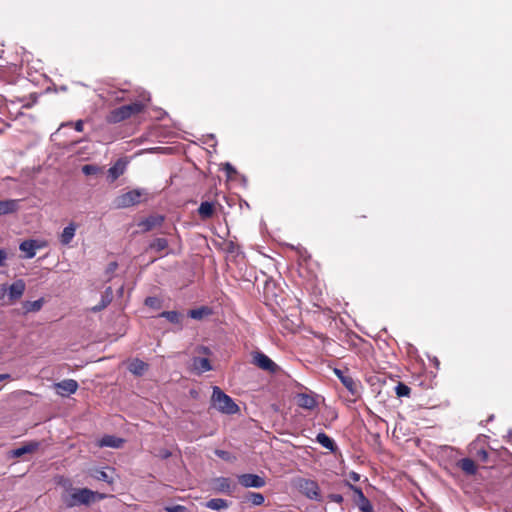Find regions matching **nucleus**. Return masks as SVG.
<instances>
[{
  "instance_id": "nucleus-1",
  "label": "nucleus",
  "mask_w": 512,
  "mask_h": 512,
  "mask_svg": "<svg viewBox=\"0 0 512 512\" xmlns=\"http://www.w3.org/2000/svg\"><path fill=\"white\" fill-rule=\"evenodd\" d=\"M145 105L142 102H134L128 105L111 110L106 116V122L109 124L120 123L130 117L143 112Z\"/></svg>"
},
{
  "instance_id": "nucleus-2",
  "label": "nucleus",
  "mask_w": 512,
  "mask_h": 512,
  "mask_svg": "<svg viewBox=\"0 0 512 512\" xmlns=\"http://www.w3.org/2000/svg\"><path fill=\"white\" fill-rule=\"evenodd\" d=\"M105 495L94 492L88 488L73 489L69 497L64 498L67 507L71 508L78 505H90L96 500L104 499Z\"/></svg>"
},
{
  "instance_id": "nucleus-3",
  "label": "nucleus",
  "mask_w": 512,
  "mask_h": 512,
  "mask_svg": "<svg viewBox=\"0 0 512 512\" xmlns=\"http://www.w3.org/2000/svg\"><path fill=\"white\" fill-rule=\"evenodd\" d=\"M211 402L213 407L223 414L231 415L239 411V407L234 400L218 386L213 387Z\"/></svg>"
},
{
  "instance_id": "nucleus-4",
  "label": "nucleus",
  "mask_w": 512,
  "mask_h": 512,
  "mask_svg": "<svg viewBox=\"0 0 512 512\" xmlns=\"http://www.w3.org/2000/svg\"><path fill=\"white\" fill-rule=\"evenodd\" d=\"M142 192L138 189L128 191L115 198L116 208H128L141 202Z\"/></svg>"
},
{
  "instance_id": "nucleus-5",
  "label": "nucleus",
  "mask_w": 512,
  "mask_h": 512,
  "mask_svg": "<svg viewBox=\"0 0 512 512\" xmlns=\"http://www.w3.org/2000/svg\"><path fill=\"white\" fill-rule=\"evenodd\" d=\"M335 375L341 381V383L346 387V389L351 393V395L358 397L360 392V382L355 380L351 375H349L348 370H340L334 369Z\"/></svg>"
},
{
  "instance_id": "nucleus-6",
  "label": "nucleus",
  "mask_w": 512,
  "mask_h": 512,
  "mask_svg": "<svg viewBox=\"0 0 512 512\" xmlns=\"http://www.w3.org/2000/svg\"><path fill=\"white\" fill-rule=\"evenodd\" d=\"M252 363L260 369L270 373H275L279 370L278 365L262 352H255L253 354Z\"/></svg>"
},
{
  "instance_id": "nucleus-7",
  "label": "nucleus",
  "mask_w": 512,
  "mask_h": 512,
  "mask_svg": "<svg viewBox=\"0 0 512 512\" xmlns=\"http://www.w3.org/2000/svg\"><path fill=\"white\" fill-rule=\"evenodd\" d=\"M298 487L300 492L306 495L308 498L314 500L320 499V489L315 481L310 479H300L298 482Z\"/></svg>"
},
{
  "instance_id": "nucleus-8",
  "label": "nucleus",
  "mask_w": 512,
  "mask_h": 512,
  "mask_svg": "<svg viewBox=\"0 0 512 512\" xmlns=\"http://www.w3.org/2000/svg\"><path fill=\"white\" fill-rule=\"evenodd\" d=\"M237 479L239 484L245 488H262L266 484L265 478L257 474H241L237 476Z\"/></svg>"
},
{
  "instance_id": "nucleus-9",
  "label": "nucleus",
  "mask_w": 512,
  "mask_h": 512,
  "mask_svg": "<svg viewBox=\"0 0 512 512\" xmlns=\"http://www.w3.org/2000/svg\"><path fill=\"white\" fill-rule=\"evenodd\" d=\"M347 486L354 492V502L362 512H373V506L370 501L365 497L360 488L347 483Z\"/></svg>"
},
{
  "instance_id": "nucleus-10",
  "label": "nucleus",
  "mask_w": 512,
  "mask_h": 512,
  "mask_svg": "<svg viewBox=\"0 0 512 512\" xmlns=\"http://www.w3.org/2000/svg\"><path fill=\"white\" fill-rule=\"evenodd\" d=\"M78 387L77 381L73 379H65L55 384L57 393L62 397L74 394Z\"/></svg>"
},
{
  "instance_id": "nucleus-11",
  "label": "nucleus",
  "mask_w": 512,
  "mask_h": 512,
  "mask_svg": "<svg viewBox=\"0 0 512 512\" xmlns=\"http://www.w3.org/2000/svg\"><path fill=\"white\" fill-rule=\"evenodd\" d=\"M165 217L163 215L155 214L150 215L146 219L140 221L138 226L142 228L143 232L151 231L155 228L162 226Z\"/></svg>"
},
{
  "instance_id": "nucleus-12",
  "label": "nucleus",
  "mask_w": 512,
  "mask_h": 512,
  "mask_svg": "<svg viewBox=\"0 0 512 512\" xmlns=\"http://www.w3.org/2000/svg\"><path fill=\"white\" fill-rule=\"evenodd\" d=\"M40 446V443L37 441H30L25 443L19 448L13 449L10 453L14 458L22 457L25 454H30L35 452Z\"/></svg>"
},
{
  "instance_id": "nucleus-13",
  "label": "nucleus",
  "mask_w": 512,
  "mask_h": 512,
  "mask_svg": "<svg viewBox=\"0 0 512 512\" xmlns=\"http://www.w3.org/2000/svg\"><path fill=\"white\" fill-rule=\"evenodd\" d=\"M41 248V245L36 240H25L23 241L19 249L25 253V258H33L36 254V250Z\"/></svg>"
},
{
  "instance_id": "nucleus-14",
  "label": "nucleus",
  "mask_w": 512,
  "mask_h": 512,
  "mask_svg": "<svg viewBox=\"0 0 512 512\" xmlns=\"http://www.w3.org/2000/svg\"><path fill=\"white\" fill-rule=\"evenodd\" d=\"M159 317L167 319L170 323L177 325L179 329L183 328L184 315L178 311H163Z\"/></svg>"
},
{
  "instance_id": "nucleus-15",
  "label": "nucleus",
  "mask_w": 512,
  "mask_h": 512,
  "mask_svg": "<svg viewBox=\"0 0 512 512\" xmlns=\"http://www.w3.org/2000/svg\"><path fill=\"white\" fill-rule=\"evenodd\" d=\"M126 168V163L122 159H118L116 163L108 169V178L114 182L121 175H123Z\"/></svg>"
},
{
  "instance_id": "nucleus-16",
  "label": "nucleus",
  "mask_w": 512,
  "mask_h": 512,
  "mask_svg": "<svg viewBox=\"0 0 512 512\" xmlns=\"http://www.w3.org/2000/svg\"><path fill=\"white\" fill-rule=\"evenodd\" d=\"M25 287H26L25 282L21 279L13 282L9 287V291H8L9 298L12 300L19 299L23 295V293L25 291Z\"/></svg>"
},
{
  "instance_id": "nucleus-17",
  "label": "nucleus",
  "mask_w": 512,
  "mask_h": 512,
  "mask_svg": "<svg viewBox=\"0 0 512 512\" xmlns=\"http://www.w3.org/2000/svg\"><path fill=\"white\" fill-rule=\"evenodd\" d=\"M192 367L198 374L212 369L209 359L203 357H194L192 359Z\"/></svg>"
},
{
  "instance_id": "nucleus-18",
  "label": "nucleus",
  "mask_w": 512,
  "mask_h": 512,
  "mask_svg": "<svg viewBox=\"0 0 512 512\" xmlns=\"http://www.w3.org/2000/svg\"><path fill=\"white\" fill-rule=\"evenodd\" d=\"M457 467L469 476L475 475L477 472V466L471 458L460 459L457 462Z\"/></svg>"
},
{
  "instance_id": "nucleus-19",
  "label": "nucleus",
  "mask_w": 512,
  "mask_h": 512,
  "mask_svg": "<svg viewBox=\"0 0 512 512\" xmlns=\"http://www.w3.org/2000/svg\"><path fill=\"white\" fill-rule=\"evenodd\" d=\"M297 404L301 408L312 410L315 408L317 403L313 396L306 393H300L297 395Z\"/></svg>"
},
{
  "instance_id": "nucleus-20",
  "label": "nucleus",
  "mask_w": 512,
  "mask_h": 512,
  "mask_svg": "<svg viewBox=\"0 0 512 512\" xmlns=\"http://www.w3.org/2000/svg\"><path fill=\"white\" fill-rule=\"evenodd\" d=\"M20 200H3L0 201V215H6L18 210Z\"/></svg>"
},
{
  "instance_id": "nucleus-21",
  "label": "nucleus",
  "mask_w": 512,
  "mask_h": 512,
  "mask_svg": "<svg viewBox=\"0 0 512 512\" xmlns=\"http://www.w3.org/2000/svg\"><path fill=\"white\" fill-rule=\"evenodd\" d=\"M112 299H113L112 288L111 287H107L106 290L104 291V293L101 296L100 303L98 305L94 306L92 308V311L93 312H99V311L103 310L104 308H106L111 303Z\"/></svg>"
},
{
  "instance_id": "nucleus-22",
  "label": "nucleus",
  "mask_w": 512,
  "mask_h": 512,
  "mask_svg": "<svg viewBox=\"0 0 512 512\" xmlns=\"http://www.w3.org/2000/svg\"><path fill=\"white\" fill-rule=\"evenodd\" d=\"M124 443V440L119 437H115L112 435H105L100 441V447H111V448H120Z\"/></svg>"
},
{
  "instance_id": "nucleus-23",
  "label": "nucleus",
  "mask_w": 512,
  "mask_h": 512,
  "mask_svg": "<svg viewBox=\"0 0 512 512\" xmlns=\"http://www.w3.org/2000/svg\"><path fill=\"white\" fill-rule=\"evenodd\" d=\"M147 368L148 365L140 359L132 360L128 366V370L136 376L143 375Z\"/></svg>"
},
{
  "instance_id": "nucleus-24",
  "label": "nucleus",
  "mask_w": 512,
  "mask_h": 512,
  "mask_svg": "<svg viewBox=\"0 0 512 512\" xmlns=\"http://www.w3.org/2000/svg\"><path fill=\"white\" fill-rule=\"evenodd\" d=\"M316 441L331 452H336L338 449L334 440L323 432L317 435Z\"/></svg>"
},
{
  "instance_id": "nucleus-25",
  "label": "nucleus",
  "mask_w": 512,
  "mask_h": 512,
  "mask_svg": "<svg viewBox=\"0 0 512 512\" xmlns=\"http://www.w3.org/2000/svg\"><path fill=\"white\" fill-rule=\"evenodd\" d=\"M76 226L74 223H70L66 226L61 234L60 241L63 245H68L75 236Z\"/></svg>"
},
{
  "instance_id": "nucleus-26",
  "label": "nucleus",
  "mask_w": 512,
  "mask_h": 512,
  "mask_svg": "<svg viewBox=\"0 0 512 512\" xmlns=\"http://www.w3.org/2000/svg\"><path fill=\"white\" fill-rule=\"evenodd\" d=\"M205 506L211 510L220 511L229 507V503L225 499L213 498L206 502Z\"/></svg>"
},
{
  "instance_id": "nucleus-27",
  "label": "nucleus",
  "mask_w": 512,
  "mask_h": 512,
  "mask_svg": "<svg viewBox=\"0 0 512 512\" xmlns=\"http://www.w3.org/2000/svg\"><path fill=\"white\" fill-rule=\"evenodd\" d=\"M198 213L202 219H209L214 214V205L210 202H202L198 208Z\"/></svg>"
},
{
  "instance_id": "nucleus-28",
  "label": "nucleus",
  "mask_w": 512,
  "mask_h": 512,
  "mask_svg": "<svg viewBox=\"0 0 512 512\" xmlns=\"http://www.w3.org/2000/svg\"><path fill=\"white\" fill-rule=\"evenodd\" d=\"M210 314H211V309L206 306H202V307H199L196 309H191L188 312V316L195 320H201L205 316H208Z\"/></svg>"
},
{
  "instance_id": "nucleus-29",
  "label": "nucleus",
  "mask_w": 512,
  "mask_h": 512,
  "mask_svg": "<svg viewBox=\"0 0 512 512\" xmlns=\"http://www.w3.org/2000/svg\"><path fill=\"white\" fill-rule=\"evenodd\" d=\"M216 488L220 492L231 494V482L229 478L226 477H218L215 479Z\"/></svg>"
},
{
  "instance_id": "nucleus-30",
  "label": "nucleus",
  "mask_w": 512,
  "mask_h": 512,
  "mask_svg": "<svg viewBox=\"0 0 512 512\" xmlns=\"http://www.w3.org/2000/svg\"><path fill=\"white\" fill-rule=\"evenodd\" d=\"M168 248V241L165 238H156L149 244V249L161 252Z\"/></svg>"
},
{
  "instance_id": "nucleus-31",
  "label": "nucleus",
  "mask_w": 512,
  "mask_h": 512,
  "mask_svg": "<svg viewBox=\"0 0 512 512\" xmlns=\"http://www.w3.org/2000/svg\"><path fill=\"white\" fill-rule=\"evenodd\" d=\"M90 475L96 480L104 481L107 482L108 484L113 483L112 477L109 476L104 470L94 469L93 471H91Z\"/></svg>"
},
{
  "instance_id": "nucleus-32",
  "label": "nucleus",
  "mask_w": 512,
  "mask_h": 512,
  "mask_svg": "<svg viewBox=\"0 0 512 512\" xmlns=\"http://www.w3.org/2000/svg\"><path fill=\"white\" fill-rule=\"evenodd\" d=\"M42 305H43L42 299H38L35 301H27L24 304V309L26 312H37L41 309Z\"/></svg>"
},
{
  "instance_id": "nucleus-33",
  "label": "nucleus",
  "mask_w": 512,
  "mask_h": 512,
  "mask_svg": "<svg viewBox=\"0 0 512 512\" xmlns=\"http://www.w3.org/2000/svg\"><path fill=\"white\" fill-rule=\"evenodd\" d=\"M395 393L398 397H409L411 389L406 384L399 382L395 387Z\"/></svg>"
},
{
  "instance_id": "nucleus-34",
  "label": "nucleus",
  "mask_w": 512,
  "mask_h": 512,
  "mask_svg": "<svg viewBox=\"0 0 512 512\" xmlns=\"http://www.w3.org/2000/svg\"><path fill=\"white\" fill-rule=\"evenodd\" d=\"M248 499L253 505L259 506L264 503V496L261 493L249 492L247 495Z\"/></svg>"
},
{
  "instance_id": "nucleus-35",
  "label": "nucleus",
  "mask_w": 512,
  "mask_h": 512,
  "mask_svg": "<svg viewBox=\"0 0 512 512\" xmlns=\"http://www.w3.org/2000/svg\"><path fill=\"white\" fill-rule=\"evenodd\" d=\"M100 171H101V168L97 165L86 164V165L82 166V172L86 176L96 175V174L100 173Z\"/></svg>"
},
{
  "instance_id": "nucleus-36",
  "label": "nucleus",
  "mask_w": 512,
  "mask_h": 512,
  "mask_svg": "<svg viewBox=\"0 0 512 512\" xmlns=\"http://www.w3.org/2000/svg\"><path fill=\"white\" fill-rule=\"evenodd\" d=\"M144 303L146 306L154 309H159L161 307V301L157 297H147Z\"/></svg>"
},
{
  "instance_id": "nucleus-37",
  "label": "nucleus",
  "mask_w": 512,
  "mask_h": 512,
  "mask_svg": "<svg viewBox=\"0 0 512 512\" xmlns=\"http://www.w3.org/2000/svg\"><path fill=\"white\" fill-rule=\"evenodd\" d=\"M215 455L218 456L219 458L225 460V461H233L234 460V457L231 455L230 452L228 451H225V450H220V449H216L215 450Z\"/></svg>"
},
{
  "instance_id": "nucleus-38",
  "label": "nucleus",
  "mask_w": 512,
  "mask_h": 512,
  "mask_svg": "<svg viewBox=\"0 0 512 512\" xmlns=\"http://www.w3.org/2000/svg\"><path fill=\"white\" fill-rule=\"evenodd\" d=\"M164 510L166 512H187V508L185 506H182V505L165 506Z\"/></svg>"
},
{
  "instance_id": "nucleus-39",
  "label": "nucleus",
  "mask_w": 512,
  "mask_h": 512,
  "mask_svg": "<svg viewBox=\"0 0 512 512\" xmlns=\"http://www.w3.org/2000/svg\"><path fill=\"white\" fill-rule=\"evenodd\" d=\"M476 457L480 459L482 462H487L489 454L485 449H480L476 452Z\"/></svg>"
},
{
  "instance_id": "nucleus-40",
  "label": "nucleus",
  "mask_w": 512,
  "mask_h": 512,
  "mask_svg": "<svg viewBox=\"0 0 512 512\" xmlns=\"http://www.w3.org/2000/svg\"><path fill=\"white\" fill-rule=\"evenodd\" d=\"M223 169L226 171L229 177H232L237 173L236 169L228 162L224 164Z\"/></svg>"
},
{
  "instance_id": "nucleus-41",
  "label": "nucleus",
  "mask_w": 512,
  "mask_h": 512,
  "mask_svg": "<svg viewBox=\"0 0 512 512\" xmlns=\"http://www.w3.org/2000/svg\"><path fill=\"white\" fill-rule=\"evenodd\" d=\"M8 253L4 249H0V267L5 266V262L7 260Z\"/></svg>"
},
{
  "instance_id": "nucleus-42",
  "label": "nucleus",
  "mask_w": 512,
  "mask_h": 512,
  "mask_svg": "<svg viewBox=\"0 0 512 512\" xmlns=\"http://www.w3.org/2000/svg\"><path fill=\"white\" fill-rule=\"evenodd\" d=\"M329 497L333 502L336 503H342L343 501V497L340 494H331Z\"/></svg>"
},
{
  "instance_id": "nucleus-43",
  "label": "nucleus",
  "mask_w": 512,
  "mask_h": 512,
  "mask_svg": "<svg viewBox=\"0 0 512 512\" xmlns=\"http://www.w3.org/2000/svg\"><path fill=\"white\" fill-rule=\"evenodd\" d=\"M84 127V122L82 120H78L75 123V130L78 132H82Z\"/></svg>"
},
{
  "instance_id": "nucleus-44",
  "label": "nucleus",
  "mask_w": 512,
  "mask_h": 512,
  "mask_svg": "<svg viewBox=\"0 0 512 512\" xmlns=\"http://www.w3.org/2000/svg\"><path fill=\"white\" fill-rule=\"evenodd\" d=\"M349 478L353 480L354 482H357L360 480V475L354 471L349 473Z\"/></svg>"
},
{
  "instance_id": "nucleus-45",
  "label": "nucleus",
  "mask_w": 512,
  "mask_h": 512,
  "mask_svg": "<svg viewBox=\"0 0 512 512\" xmlns=\"http://www.w3.org/2000/svg\"><path fill=\"white\" fill-rule=\"evenodd\" d=\"M116 268H117V263L116 262H111L108 265L107 272L112 273V272H114L116 270Z\"/></svg>"
},
{
  "instance_id": "nucleus-46",
  "label": "nucleus",
  "mask_w": 512,
  "mask_h": 512,
  "mask_svg": "<svg viewBox=\"0 0 512 512\" xmlns=\"http://www.w3.org/2000/svg\"><path fill=\"white\" fill-rule=\"evenodd\" d=\"M197 351L199 353H203V354H209L210 353V350L208 347H205V346H200L198 347Z\"/></svg>"
},
{
  "instance_id": "nucleus-47",
  "label": "nucleus",
  "mask_w": 512,
  "mask_h": 512,
  "mask_svg": "<svg viewBox=\"0 0 512 512\" xmlns=\"http://www.w3.org/2000/svg\"><path fill=\"white\" fill-rule=\"evenodd\" d=\"M10 377L11 376L9 374H0V382L6 379H10Z\"/></svg>"
}]
</instances>
